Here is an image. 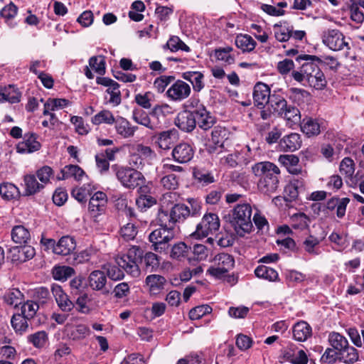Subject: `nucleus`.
I'll list each match as a JSON object with an SVG mask.
<instances>
[{
	"mask_svg": "<svg viewBox=\"0 0 364 364\" xmlns=\"http://www.w3.org/2000/svg\"><path fill=\"white\" fill-rule=\"evenodd\" d=\"M252 172L256 177H259L257 182L259 191L266 195H271L276 192L279 187V167L270 161H262L255 164Z\"/></svg>",
	"mask_w": 364,
	"mask_h": 364,
	"instance_id": "obj_1",
	"label": "nucleus"
},
{
	"mask_svg": "<svg viewBox=\"0 0 364 364\" xmlns=\"http://www.w3.org/2000/svg\"><path fill=\"white\" fill-rule=\"evenodd\" d=\"M301 64L299 70L291 72V77L298 82L304 81L316 90H323L327 85L326 77L316 64V60H308Z\"/></svg>",
	"mask_w": 364,
	"mask_h": 364,
	"instance_id": "obj_2",
	"label": "nucleus"
},
{
	"mask_svg": "<svg viewBox=\"0 0 364 364\" xmlns=\"http://www.w3.org/2000/svg\"><path fill=\"white\" fill-rule=\"evenodd\" d=\"M252 208L250 203L238 204L233 208L230 223L238 235L242 237L252 231Z\"/></svg>",
	"mask_w": 364,
	"mask_h": 364,
	"instance_id": "obj_3",
	"label": "nucleus"
},
{
	"mask_svg": "<svg viewBox=\"0 0 364 364\" xmlns=\"http://www.w3.org/2000/svg\"><path fill=\"white\" fill-rule=\"evenodd\" d=\"M143 250L138 246L130 247L127 254L116 258V263L132 277L141 274L138 263L142 262Z\"/></svg>",
	"mask_w": 364,
	"mask_h": 364,
	"instance_id": "obj_4",
	"label": "nucleus"
},
{
	"mask_svg": "<svg viewBox=\"0 0 364 364\" xmlns=\"http://www.w3.org/2000/svg\"><path fill=\"white\" fill-rule=\"evenodd\" d=\"M115 175L122 186L128 189H134L145 182L144 175L132 167H119L116 169Z\"/></svg>",
	"mask_w": 364,
	"mask_h": 364,
	"instance_id": "obj_5",
	"label": "nucleus"
},
{
	"mask_svg": "<svg viewBox=\"0 0 364 364\" xmlns=\"http://www.w3.org/2000/svg\"><path fill=\"white\" fill-rule=\"evenodd\" d=\"M174 238V232L170 228H159L153 230L149 235V240L151 243V248L154 251L162 253L166 252L169 242Z\"/></svg>",
	"mask_w": 364,
	"mask_h": 364,
	"instance_id": "obj_6",
	"label": "nucleus"
},
{
	"mask_svg": "<svg viewBox=\"0 0 364 364\" xmlns=\"http://www.w3.org/2000/svg\"><path fill=\"white\" fill-rule=\"evenodd\" d=\"M220 225V220L216 214H205L200 223L197 225L196 230L191 234V236L196 239L206 237L218 231Z\"/></svg>",
	"mask_w": 364,
	"mask_h": 364,
	"instance_id": "obj_7",
	"label": "nucleus"
},
{
	"mask_svg": "<svg viewBox=\"0 0 364 364\" xmlns=\"http://www.w3.org/2000/svg\"><path fill=\"white\" fill-rule=\"evenodd\" d=\"M322 41L327 47L334 51L350 49L349 43L346 37L342 32L337 29H329L323 32Z\"/></svg>",
	"mask_w": 364,
	"mask_h": 364,
	"instance_id": "obj_8",
	"label": "nucleus"
},
{
	"mask_svg": "<svg viewBox=\"0 0 364 364\" xmlns=\"http://www.w3.org/2000/svg\"><path fill=\"white\" fill-rule=\"evenodd\" d=\"M191 92V86L186 82L178 80L167 90L166 95L171 101L181 102L188 98Z\"/></svg>",
	"mask_w": 364,
	"mask_h": 364,
	"instance_id": "obj_9",
	"label": "nucleus"
},
{
	"mask_svg": "<svg viewBox=\"0 0 364 364\" xmlns=\"http://www.w3.org/2000/svg\"><path fill=\"white\" fill-rule=\"evenodd\" d=\"M194 153V149L191 144L181 142L173 149L171 156L175 161L186 164L192 160Z\"/></svg>",
	"mask_w": 364,
	"mask_h": 364,
	"instance_id": "obj_10",
	"label": "nucleus"
},
{
	"mask_svg": "<svg viewBox=\"0 0 364 364\" xmlns=\"http://www.w3.org/2000/svg\"><path fill=\"white\" fill-rule=\"evenodd\" d=\"M272 98L270 88L263 82H257L254 87V105L259 109L264 108Z\"/></svg>",
	"mask_w": 364,
	"mask_h": 364,
	"instance_id": "obj_11",
	"label": "nucleus"
},
{
	"mask_svg": "<svg viewBox=\"0 0 364 364\" xmlns=\"http://www.w3.org/2000/svg\"><path fill=\"white\" fill-rule=\"evenodd\" d=\"M177 137V131L175 129L156 133L152 136V140L161 149L168 150L174 144Z\"/></svg>",
	"mask_w": 364,
	"mask_h": 364,
	"instance_id": "obj_12",
	"label": "nucleus"
},
{
	"mask_svg": "<svg viewBox=\"0 0 364 364\" xmlns=\"http://www.w3.org/2000/svg\"><path fill=\"white\" fill-rule=\"evenodd\" d=\"M107 203V195L102 192H96L90 199L89 211L93 217H97L105 211Z\"/></svg>",
	"mask_w": 364,
	"mask_h": 364,
	"instance_id": "obj_13",
	"label": "nucleus"
},
{
	"mask_svg": "<svg viewBox=\"0 0 364 364\" xmlns=\"http://www.w3.org/2000/svg\"><path fill=\"white\" fill-rule=\"evenodd\" d=\"M41 144L37 141L34 133H26L24 134L23 140L16 146L17 152L20 154H29L39 150Z\"/></svg>",
	"mask_w": 364,
	"mask_h": 364,
	"instance_id": "obj_14",
	"label": "nucleus"
},
{
	"mask_svg": "<svg viewBox=\"0 0 364 364\" xmlns=\"http://www.w3.org/2000/svg\"><path fill=\"white\" fill-rule=\"evenodd\" d=\"M196 120L193 114L183 110L175 119V124L183 132H191L196 127Z\"/></svg>",
	"mask_w": 364,
	"mask_h": 364,
	"instance_id": "obj_15",
	"label": "nucleus"
},
{
	"mask_svg": "<svg viewBox=\"0 0 364 364\" xmlns=\"http://www.w3.org/2000/svg\"><path fill=\"white\" fill-rule=\"evenodd\" d=\"M68 337L73 341H80L87 338L91 333L90 328L85 324L73 325L67 323L65 329Z\"/></svg>",
	"mask_w": 364,
	"mask_h": 364,
	"instance_id": "obj_16",
	"label": "nucleus"
},
{
	"mask_svg": "<svg viewBox=\"0 0 364 364\" xmlns=\"http://www.w3.org/2000/svg\"><path fill=\"white\" fill-rule=\"evenodd\" d=\"M10 253L13 262L22 263L33 258L36 252L33 247L23 245L11 248Z\"/></svg>",
	"mask_w": 364,
	"mask_h": 364,
	"instance_id": "obj_17",
	"label": "nucleus"
},
{
	"mask_svg": "<svg viewBox=\"0 0 364 364\" xmlns=\"http://www.w3.org/2000/svg\"><path fill=\"white\" fill-rule=\"evenodd\" d=\"M114 124L117 134L124 139L132 137L138 129L122 117H117Z\"/></svg>",
	"mask_w": 364,
	"mask_h": 364,
	"instance_id": "obj_18",
	"label": "nucleus"
},
{
	"mask_svg": "<svg viewBox=\"0 0 364 364\" xmlns=\"http://www.w3.org/2000/svg\"><path fill=\"white\" fill-rule=\"evenodd\" d=\"M52 294L55 299L59 308L65 312H69L74 308V304L59 285L52 287Z\"/></svg>",
	"mask_w": 364,
	"mask_h": 364,
	"instance_id": "obj_19",
	"label": "nucleus"
},
{
	"mask_svg": "<svg viewBox=\"0 0 364 364\" xmlns=\"http://www.w3.org/2000/svg\"><path fill=\"white\" fill-rule=\"evenodd\" d=\"M106 283L107 277L102 271L94 270L88 277V284L90 288L95 291H102L104 294L109 293L108 290H105Z\"/></svg>",
	"mask_w": 364,
	"mask_h": 364,
	"instance_id": "obj_20",
	"label": "nucleus"
},
{
	"mask_svg": "<svg viewBox=\"0 0 364 364\" xmlns=\"http://www.w3.org/2000/svg\"><path fill=\"white\" fill-rule=\"evenodd\" d=\"M76 248V242L70 236H63L59 239L55 245V254L66 256L70 255Z\"/></svg>",
	"mask_w": 364,
	"mask_h": 364,
	"instance_id": "obj_21",
	"label": "nucleus"
},
{
	"mask_svg": "<svg viewBox=\"0 0 364 364\" xmlns=\"http://www.w3.org/2000/svg\"><path fill=\"white\" fill-rule=\"evenodd\" d=\"M350 202L348 198L333 197L327 200L326 208L328 210H336V215L338 218L344 217L346 211V207Z\"/></svg>",
	"mask_w": 364,
	"mask_h": 364,
	"instance_id": "obj_22",
	"label": "nucleus"
},
{
	"mask_svg": "<svg viewBox=\"0 0 364 364\" xmlns=\"http://www.w3.org/2000/svg\"><path fill=\"white\" fill-rule=\"evenodd\" d=\"M301 145L300 135L296 133H291L284 136L279 141V146L285 151H294L299 149Z\"/></svg>",
	"mask_w": 364,
	"mask_h": 364,
	"instance_id": "obj_23",
	"label": "nucleus"
},
{
	"mask_svg": "<svg viewBox=\"0 0 364 364\" xmlns=\"http://www.w3.org/2000/svg\"><path fill=\"white\" fill-rule=\"evenodd\" d=\"M278 161L284 166L287 171L292 173H301V170L302 169L300 166H298L299 162V159L296 155L293 154H283L280 155Z\"/></svg>",
	"mask_w": 364,
	"mask_h": 364,
	"instance_id": "obj_24",
	"label": "nucleus"
},
{
	"mask_svg": "<svg viewBox=\"0 0 364 364\" xmlns=\"http://www.w3.org/2000/svg\"><path fill=\"white\" fill-rule=\"evenodd\" d=\"M316 60L318 63L324 64L329 67L331 70H337L340 66V63L338 60L332 56H326L323 58H321L316 55H300L296 58V60L299 63L301 60Z\"/></svg>",
	"mask_w": 364,
	"mask_h": 364,
	"instance_id": "obj_25",
	"label": "nucleus"
},
{
	"mask_svg": "<svg viewBox=\"0 0 364 364\" xmlns=\"http://www.w3.org/2000/svg\"><path fill=\"white\" fill-rule=\"evenodd\" d=\"M292 331L294 338L301 342L306 341L312 333L311 326L304 321L295 323Z\"/></svg>",
	"mask_w": 364,
	"mask_h": 364,
	"instance_id": "obj_26",
	"label": "nucleus"
},
{
	"mask_svg": "<svg viewBox=\"0 0 364 364\" xmlns=\"http://www.w3.org/2000/svg\"><path fill=\"white\" fill-rule=\"evenodd\" d=\"M196 125L204 131L212 128L216 123V118L205 108L196 114Z\"/></svg>",
	"mask_w": 364,
	"mask_h": 364,
	"instance_id": "obj_27",
	"label": "nucleus"
},
{
	"mask_svg": "<svg viewBox=\"0 0 364 364\" xmlns=\"http://www.w3.org/2000/svg\"><path fill=\"white\" fill-rule=\"evenodd\" d=\"M166 283V279L159 274H151L146 278V284L151 294H159L164 289Z\"/></svg>",
	"mask_w": 364,
	"mask_h": 364,
	"instance_id": "obj_28",
	"label": "nucleus"
},
{
	"mask_svg": "<svg viewBox=\"0 0 364 364\" xmlns=\"http://www.w3.org/2000/svg\"><path fill=\"white\" fill-rule=\"evenodd\" d=\"M191 247L185 242H179L174 244L170 251V257L178 261H183L188 259L190 262L191 259L188 257Z\"/></svg>",
	"mask_w": 364,
	"mask_h": 364,
	"instance_id": "obj_29",
	"label": "nucleus"
},
{
	"mask_svg": "<svg viewBox=\"0 0 364 364\" xmlns=\"http://www.w3.org/2000/svg\"><path fill=\"white\" fill-rule=\"evenodd\" d=\"M23 181L25 183V196L35 195L44 188V185L38 182L35 175H26Z\"/></svg>",
	"mask_w": 364,
	"mask_h": 364,
	"instance_id": "obj_30",
	"label": "nucleus"
},
{
	"mask_svg": "<svg viewBox=\"0 0 364 364\" xmlns=\"http://www.w3.org/2000/svg\"><path fill=\"white\" fill-rule=\"evenodd\" d=\"M62 177L58 179H67L74 178L77 181H81L85 176V171L77 165H67L61 170Z\"/></svg>",
	"mask_w": 364,
	"mask_h": 364,
	"instance_id": "obj_31",
	"label": "nucleus"
},
{
	"mask_svg": "<svg viewBox=\"0 0 364 364\" xmlns=\"http://www.w3.org/2000/svg\"><path fill=\"white\" fill-rule=\"evenodd\" d=\"M182 77L184 80L189 81L194 91L200 92L204 87L203 79V75L200 72L188 71L183 73Z\"/></svg>",
	"mask_w": 364,
	"mask_h": 364,
	"instance_id": "obj_32",
	"label": "nucleus"
},
{
	"mask_svg": "<svg viewBox=\"0 0 364 364\" xmlns=\"http://www.w3.org/2000/svg\"><path fill=\"white\" fill-rule=\"evenodd\" d=\"M170 210L175 223L183 222L191 214L188 206L183 203L175 204Z\"/></svg>",
	"mask_w": 364,
	"mask_h": 364,
	"instance_id": "obj_33",
	"label": "nucleus"
},
{
	"mask_svg": "<svg viewBox=\"0 0 364 364\" xmlns=\"http://www.w3.org/2000/svg\"><path fill=\"white\" fill-rule=\"evenodd\" d=\"M132 119L137 124H141L151 130H156L161 127V123L159 122H154L151 119V117H149L144 113L140 114L134 112Z\"/></svg>",
	"mask_w": 364,
	"mask_h": 364,
	"instance_id": "obj_34",
	"label": "nucleus"
},
{
	"mask_svg": "<svg viewBox=\"0 0 364 364\" xmlns=\"http://www.w3.org/2000/svg\"><path fill=\"white\" fill-rule=\"evenodd\" d=\"M268 104L272 108L273 113L279 116H282L288 105L287 100L280 95L277 94L272 95V98Z\"/></svg>",
	"mask_w": 364,
	"mask_h": 364,
	"instance_id": "obj_35",
	"label": "nucleus"
},
{
	"mask_svg": "<svg viewBox=\"0 0 364 364\" xmlns=\"http://www.w3.org/2000/svg\"><path fill=\"white\" fill-rule=\"evenodd\" d=\"M18 12V7L12 2L5 6L0 11V15L10 28H14L17 23L13 21Z\"/></svg>",
	"mask_w": 364,
	"mask_h": 364,
	"instance_id": "obj_36",
	"label": "nucleus"
},
{
	"mask_svg": "<svg viewBox=\"0 0 364 364\" xmlns=\"http://www.w3.org/2000/svg\"><path fill=\"white\" fill-rule=\"evenodd\" d=\"M31 238L28 229L23 225H16L11 231V239L15 243L25 244Z\"/></svg>",
	"mask_w": 364,
	"mask_h": 364,
	"instance_id": "obj_37",
	"label": "nucleus"
},
{
	"mask_svg": "<svg viewBox=\"0 0 364 364\" xmlns=\"http://www.w3.org/2000/svg\"><path fill=\"white\" fill-rule=\"evenodd\" d=\"M222 160H224V164L231 168H235L237 166L247 165L250 162L247 159L244 157L242 153L238 151L228 154L224 156Z\"/></svg>",
	"mask_w": 364,
	"mask_h": 364,
	"instance_id": "obj_38",
	"label": "nucleus"
},
{
	"mask_svg": "<svg viewBox=\"0 0 364 364\" xmlns=\"http://www.w3.org/2000/svg\"><path fill=\"white\" fill-rule=\"evenodd\" d=\"M302 132L308 136H315L321 132V125L316 119H304L301 124Z\"/></svg>",
	"mask_w": 364,
	"mask_h": 364,
	"instance_id": "obj_39",
	"label": "nucleus"
},
{
	"mask_svg": "<svg viewBox=\"0 0 364 364\" xmlns=\"http://www.w3.org/2000/svg\"><path fill=\"white\" fill-rule=\"evenodd\" d=\"M256 41L249 35H238L235 38L236 46L243 52H250L256 46Z\"/></svg>",
	"mask_w": 364,
	"mask_h": 364,
	"instance_id": "obj_40",
	"label": "nucleus"
},
{
	"mask_svg": "<svg viewBox=\"0 0 364 364\" xmlns=\"http://www.w3.org/2000/svg\"><path fill=\"white\" fill-rule=\"evenodd\" d=\"M157 223L160 228L168 230L170 228L171 230H173L174 226L176 225L171 210H160L159 211L157 215Z\"/></svg>",
	"mask_w": 364,
	"mask_h": 364,
	"instance_id": "obj_41",
	"label": "nucleus"
},
{
	"mask_svg": "<svg viewBox=\"0 0 364 364\" xmlns=\"http://www.w3.org/2000/svg\"><path fill=\"white\" fill-rule=\"evenodd\" d=\"M142 261L144 263L145 269L152 272L156 271L160 265V257L152 252H148L142 255Z\"/></svg>",
	"mask_w": 364,
	"mask_h": 364,
	"instance_id": "obj_42",
	"label": "nucleus"
},
{
	"mask_svg": "<svg viewBox=\"0 0 364 364\" xmlns=\"http://www.w3.org/2000/svg\"><path fill=\"white\" fill-rule=\"evenodd\" d=\"M255 274L257 277L270 282H275L279 278V274L276 270L265 265L258 266L255 270Z\"/></svg>",
	"mask_w": 364,
	"mask_h": 364,
	"instance_id": "obj_43",
	"label": "nucleus"
},
{
	"mask_svg": "<svg viewBox=\"0 0 364 364\" xmlns=\"http://www.w3.org/2000/svg\"><path fill=\"white\" fill-rule=\"evenodd\" d=\"M284 358L287 361L293 364H307L308 357L303 350L294 352L291 350L285 351Z\"/></svg>",
	"mask_w": 364,
	"mask_h": 364,
	"instance_id": "obj_44",
	"label": "nucleus"
},
{
	"mask_svg": "<svg viewBox=\"0 0 364 364\" xmlns=\"http://www.w3.org/2000/svg\"><path fill=\"white\" fill-rule=\"evenodd\" d=\"M28 321L21 314H14L11 319V326L16 333L22 334L26 332L28 328Z\"/></svg>",
	"mask_w": 364,
	"mask_h": 364,
	"instance_id": "obj_45",
	"label": "nucleus"
},
{
	"mask_svg": "<svg viewBox=\"0 0 364 364\" xmlns=\"http://www.w3.org/2000/svg\"><path fill=\"white\" fill-rule=\"evenodd\" d=\"M24 299L23 294L18 289H9L4 296V301L10 306L14 307L21 304Z\"/></svg>",
	"mask_w": 364,
	"mask_h": 364,
	"instance_id": "obj_46",
	"label": "nucleus"
},
{
	"mask_svg": "<svg viewBox=\"0 0 364 364\" xmlns=\"http://www.w3.org/2000/svg\"><path fill=\"white\" fill-rule=\"evenodd\" d=\"M328 342L332 348L340 352L348 345V341L345 336L337 332H331L328 336Z\"/></svg>",
	"mask_w": 364,
	"mask_h": 364,
	"instance_id": "obj_47",
	"label": "nucleus"
},
{
	"mask_svg": "<svg viewBox=\"0 0 364 364\" xmlns=\"http://www.w3.org/2000/svg\"><path fill=\"white\" fill-rule=\"evenodd\" d=\"M358 360V350L349 344L339 352V360L345 363H353Z\"/></svg>",
	"mask_w": 364,
	"mask_h": 364,
	"instance_id": "obj_48",
	"label": "nucleus"
},
{
	"mask_svg": "<svg viewBox=\"0 0 364 364\" xmlns=\"http://www.w3.org/2000/svg\"><path fill=\"white\" fill-rule=\"evenodd\" d=\"M116 118L113 114L107 109H103L92 117L91 122L95 125L100 124H113Z\"/></svg>",
	"mask_w": 364,
	"mask_h": 364,
	"instance_id": "obj_49",
	"label": "nucleus"
},
{
	"mask_svg": "<svg viewBox=\"0 0 364 364\" xmlns=\"http://www.w3.org/2000/svg\"><path fill=\"white\" fill-rule=\"evenodd\" d=\"M214 264L223 268L224 270L229 271L235 264L233 257L227 253H220L215 256L213 259Z\"/></svg>",
	"mask_w": 364,
	"mask_h": 364,
	"instance_id": "obj_50",
	"label": "nucleus"
},
{
	"mask_svg": "<svg viewBox=\"0 0 364 364\" xmlns=\"http://www.w3.org/2000/svg\"><path fill=\"white\" fill-rule=\"evenodd\" d=\"M183 108L184 111L191 112L196 117V114L200 112L206 107L198 97L193 96L184 103Z\"/></svg>",
	"mask_w": 364,
	"mask_h": 364,
	"instance_id": "obj_51",
	"label": "nucleus"
},
{
	"mask_svg": "<svg viewBox=\"0 0 364 364\" xmlns=\"http://www.w3.org/2000/svg\"><path fill=\"white\" fill-rule=\"evenodd\" d=\"M288 92L289 98L298 104L304 103L310 97L309 92L302 88L291 87Z\"/></svg>",
	"mask_w": 364,
	"mask_h": 364,
	"instance_id": "obj_52",
	"label": "nucleus"
},
{
	"mask_svg": "<svg viewBox=\"0 0 364 364\" xmlns=\"http://www.w3.org/2000/svg\"><path fill=\"white\" fill-rule=\"evenodd\" d=\"M232 50V48L230 46L215 49V56L217 60L224 61L227 64L231 65L235 63V56L231 54Z\"/></svg>",
	"mask_w": 364,
	"mask_h": 364,
	"instance_id": "obj_53",
	"label": "nucleus"
},
{
	"mask_svg": "<svg viewBox=\"0 0 364 364\" xmlns=\"http://www.w3.org/2000/svg\"><path fill=\"white\" fill-rule=\"evenodd\" d=\"M358 0H350L348 8L350 13V18L357 23H361L364 21V14L360 10Z\"/></svg>",
	"mask_w": 364,
	"mask_h": 364,
	"instance_id": "obj_54",
	"label": "nucleus"
},
{
	"mask_svg": "<svg viewBox=\"0 0 364 364\" xmlns=\"http://www.w3.org/2000/svg\"><path fill=\"white\" fill-rule=\"evenodd\" d=\"M291 125L296 124L301 121V114L298 108L292 105H287L282 116Z\"/></svg>",
	"mask_w": 364,
	"mask_h": 364,
	"instance_id": "obj_55",
	"label": "nucleus"
},
{
	"mask_svg": "<svg viewBox=\"0 0 364 364\" xmlns=\"http://www.w3.org/2000/svg\"><path fill=\"white\" fill-rule=\"evenodd\" d=\"M175 80L173 75H161L156 77L153 83L154 88L159 92L163 93L167 86Z\"/></svg>",
	"mask_w": 364,
	"mask_h": 364,
	"instance_id": "obj_56",
	"label": "nucleus"
},
{
	"mask_svg": "<svg viewBox=\"0 0 364 364\" xmlns=\"http://www.w3.org/2000/svg\"><path fill=\"white\" fill-rule=\"evenodd\" d=\"M193 177L195 180L202 186H207L215 182L213 175L211 173L204 170H194Z\"/></svg>",
	"mask_w": 364,
	"mask_h": 364,
	"instance_id": "obj_57",
	"label": "nucleus"
},
{
	"mask_svg": "<svg viewBox=\"0 0 364 364\" xmlns=\"http://www.w3.org/2000/svg\"><path fill=\"white\" fill-rule=\"evenodd\" d=\"M74 269L70 267H55L53 270V276L55 280L64 281L74 274Z\"/></svg>",
	"mask_w": 364,
	"mask_h": 364,
	"instance_id": "obj_58",
	"label": "nucleus"
},
{
	"mask_svg": "<svg viewBox=\"0 0 364 364\" xmlns=\"http://www.w3.org/2000/svg\"><path fill=\"white\" fill-rule=\"evenodd\" d=\"M165 48H168L172 52H176L178 50L184 51H189L190 50L189 47L177 36L170 38L164 46Z\"/></svg>",
	"mask_w": 364,
	"mask_h": 364,
	"instance_id": "obj_59",
	"label": "nucleus"
},
{
	"mask_svg": "<svg viewBox=\"0 0 364 364\" xmlns=\"http://www.w3.org/2000/svg\"><path fill=\"white\" fill-rule=\"evenodd\" d=\"M292 175H294V176L289 183L299 191L304 192L306 185L307 172L301 169V173H292Z\"/></svg>",
	"mask_w": 364,
	"mask_h": 364,
	"instance_id": "obj_60",
	"label": "nucleus"
},
{
	"mask_svg": "<svg viewBox=\"0 0 364 364\" xmlns=\"http://www.w3.org/2000/svg\"><path fill=\"white\" fill-rule=\"evenodd\" d=\"M39 306L37 303L32 301H27L21 308V314L24 316L27 319H31L34 317L38 309Z\"/></svg>",
	"mask_w": 364,
	"mask_h": 364,
	"instance_id": "obj_61",
	"label": "nucleus"
},
{
	"mask_svg": "<svg viewBox=\"0 0 364 364\" xmlns=\"http://www.w3.org/2000/svg\"><path fill=\"white\" fill-rule=\"evenodd\" d=\"M18 193V188L10 183H4L0 186V194L2 198L10 200L14 198Z\"/></svg>",
	"mask_w": 364,
	"mask_h": 364,
	"instance_id": "obj_62",
	"label": "nucleus"
},
{
	"mask_svg": "<svg viewBox=\"0 0 364 364\" xmlns=\"http://www.w3.org/2000/svg\"><path fill=\"white\" fill-rule=\"evenodd\" d=\"M161 184L167 190H175L178 187L179 178L174 173H166L161 178Z\"/></svg>",
	"mask_w": 364,
	"mask_h": 364,
	"instance_id": "obj_63",
	"label": "nucleus"
},
{
	"mask_svg": "<svg viewBox=\"0 0 364 364\" xmlns=\"http://www.w3.org/2000/svg\"><path fill=\"white\" fill-rule=\"evenodd\" d=\"M340 172L347 178H350L355 171V163L349 157L344 158L340 164Z\"/></svg>",
	"mask_w": 364,
	"mask_h": 364,
	"instance_id": "obj_64",
	"label": "nucleus"
}]
</instances>
